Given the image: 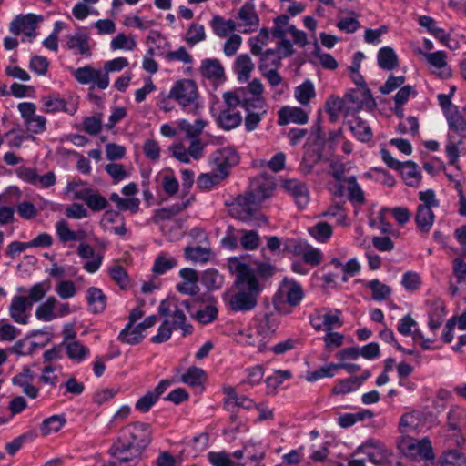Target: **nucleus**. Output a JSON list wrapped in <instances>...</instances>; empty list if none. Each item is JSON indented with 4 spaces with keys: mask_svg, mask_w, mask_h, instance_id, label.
I'll return each instance as SVG.
<instances>
[{
    "mask_svg": "<svg viewBox=\"0 0 466 466\" xmlns=\"http://www.w3.org/2000/svg\"><path fill=\"white\" fill-rule=\"evenodd\" d=\"M228 268L235 275V290L224 296L226 306L232 312H248L258 305L263 290L251 268L238 258L228 260Z\"/></svg>",
    "mask_w": 466,
    "mask_h": 466,
    "instance_id": "f257e3e1",
    "label": "nucleus"
},
{
    "mask_svg": "<svg viewBox=\"0 0 466 466\" xmlns=\"http://www.w3.org/2000/svg\"><path fill=\"white\" fill-rule=\"evenodd\" d=\"M276 188L273 177L261 175L255 177L245 194L238 195L233 202L237 218L242 221H250L257 217L259 205L271 198Z\"/></svg>",
    "mask_w": 466,
    "mask_h": 466,
    "instance_id": "f03ea898",
    "label": "nucleus"
},
{
    "mask_svg": "<svg viewBox=\"0 0 466 466\" xmlns=\"http://www.w3.org/2000/svg\"><path fill=\"white\" fill-rule=\"evenodd\" d=\"M329 174L333 180L329 182L328 189L336 198L347 196L349 201L353 204L365 203V193L357 182L355 176H346V166L342 162H332Z\"/></svg>",
    "mask_w": 466,
    "mask_h": 466,
    "instance_id": "7ed1b4c3",
    "label": "nucleus"
},
{
    "mask_svg": "<svg viewBox=\"0 0 466 466\" xmlns=\"http://www.w3.org/2000/svg\"><path fill=\"white\" fill-rule=\"evenodd\" d=\"M449 131L445 152L449 157V164L459 168L460 157L459 147L466 138V119L456 106L445 113Z\"/></svg>",
    "mask_w": 466,
    "mask_h": 466,
    "instance_id": "20e7f679",
    "label": "nucleus"
},
{
    "mask_svg": "<svg viewBox=\"0 0 466 466\" xmlns=\"http://www.w3.org/2000/svg\"><path fill=\"white\" fill-rule=\"evenodd\" d=\"M169 97L176 100L185 111L197 115L202 107L198 99V87L196 83L190 79L177 81L169 92Z\"/></svg>",
    "mask_w": 466,
    "mask_h": 466,
    "instance_id": "39448f33",
    "label": "nucleus"
},
{
    "mask_svg": "<svg viewBox=\"0 0 466 466\" xmlns=\"http://www.w3.org/2000/svg\"><path fill=\"white\" fill-rule=\"evenodd\" d=\"M380 156L388 167L400 172L405 184L411 187H418L421 182V173L413 161L400 162L395 159L386 148L380 149Z\"/></svg>",
    "mask_w": 466,
    "mask_h": 466,
    "instance_id": "423d86ee",
    "label": "nucleus"
},
{
    "mask_svg": "<svg viewBox=\"0 0 466 466\" xmlns=\"http://www.w3.org/2000/svg\"><path fill=\"white\" fill-rule=\"evenodd\" d=\"M118 439L143 452L151 442L150 426L140 421L128 424L122 428Z\"/></svg>",
    "mask_w": 466,
    "mask_h": 466,
    "instance_id": "0eeeda50",
    "label": "nucleus"
},
{
    "mask_svg": "<svg viewBox=\"0 0 466 466\" xmlns=\"http://www.w3.org/2000/svg\"><path fill=\"white\" fill-rule=\"evenodd\" d=\"M397 447L405 457L415 458L420 456L424 461H433L435 459L431 441L428 437L418 441L410 436H402L398 441Z\"/></svg>",
    "mask_w": 466,
    "mask_h": 466,
    "instance_id": "6e6552de",
    "label": "nucleus"
},
{
    "mask_svg": "<svg viewBox=\"0 0 466 466\" xmlns=\"http://www.w3.org/2000/svg\"><path fill=\"white\" fill-rule=\"evenodd\" d=\"M158 313L161 316L170 317V326L174 329H181L184 337L192 333L193 328L187 323L186 314L179 308L177 299L170 298L162 300L158 307Z\"/></svg>",
    "mask_w": 466,
    "mask_h": 466,
    "instance_id": "1a4fd4ad",
    "label": "nucleus"
},
{
    "mask_svg": "<svg viewBox=\"0 0 466 466\" xmlns=\"http://www.w3.org/2000/svg\"><path fill=\"white\" fill-rule=\"evenodd\" d=\"M84 185L85 183L81 180L72 181L67 184L66 189L73 192L75 199L85 201L86 205L92 211L96 212L105 209L108 205L107 199L90 187L79 188V187Z\"/></svg>",
    "mask_w": 466,
    "mask_h": 466,
    "instance_id": "9d476101",
    "label": "nucleus"
},
{
    "mask_svg": "<svg viewBox=\"0 0 466 466\" xmlns=\"http://www.w3.org/2000/svg\"><path fill=\"white\" fill-rule=\"evenodd\" d=\"M73 76L81 85L93 84L99 89H106L109 86V76L103 74L102 69H95L90 65L75 69Z\"/></svg>",
    "mask_w": 466,
    "mask_h": 466,
    "instance_id": "9b49d317",
    "label": "nucleus"
},
{
    "mask_svg": "<svg viewBox=\"0 0 466 466\" xmlns=\"http://www.w3.org/2000/svg\"><path fill=\"white\" fill-rule=\"evenodd\" d=\"M212 159L216 171L221 173L220 177H227L229 168L239 162V156L234 148L227 147L216 150Z\"/></svg>",
    "mask_w": 466,
    "mask_h": 466,
    "instance_id": "f8f14e48",
    "label": "nucleus"
},
{
    "mask_svg": "<svg viewBox=\"0 0 466 466\" xmlns=\"http://www.w3.org/2000/svg\"><path fill=\"white\" fill-rule=\"evenodd\" d=\"M358 451H362L368 456V460L374 465H384L391 452L386 446L379 441L368 440L358 448Z\"/></svg>",
    "mask_w": 466,
    "mask_h": 466,
    "instance_id": "ddd939ff",
    "label": "nucleus"
},
{
    "mask_svg": "<svg viewBox=\"0 0 466 466\" xmlns=\"http://www.w3.org/2000/svg\"><path fill=\"white\" fill-rule=\"evenodd\" d=\"M240 22L237 24L241 33L248 34L256 31L259 25V17L252 2L245 3L236 17Z\"/></svg>",
    "mask_w": 466,
    "mask_h": 466,
    "instance_id": "4468645a",
    "label": "nucleus"
},
{
    "mask_svg": "<svg viewBox=\"0 0 466 466\" xmlns=\"http://www.w3.org/2000/svg\"><path fill=\"white\" fill-rule=\"evenodd\" d=\"M17 176L33 186L48 188L56 183V177L53 171H49L43 176H39L34 168L20 167L17 171Z\"/></svg>",
    "mask_w": 466,
    "mask_h": 466,
    "instance_id": "2eb2a0df",
    "label": "nucleus"
},
{
    "mask_svg": "<svg viewBox=\"0 0 466 466\" xmlns=\"http://www.w3.org/2000/svg\"><path fill=\"white\" fill-rule=\"evenodd\" d=\"M43 20L41 15L34 14H27L25 15L16 16L10 24L9 30L15 35L24 33L26 36L32 38L35 37L36 24Z\"/></svg>",
    "mask_w": 466,
    "mask_h": 466,
    "instance_id": "dca6fc26",
    "label": "nucleus"
},
{
    "mask_svg": "<svg viewBox=\"0 0 466 466\" xmlns=\"http://www.w3.org/2000/svg\"><path fill=\"white\" fill-rule=\"evenodd\" d=\"M42 104L46 113L66 112L73 116L77 111V103L74 99L65 100L58 95H49L42 97Z\"/></svg>",
    "mask_w": 466,
    "mask_h": 466,
    "instance_id": "f3484780",
    "label": "nucleus"
},
{
    "mask_svg": "<svg viewBox=\"0 0 466 466\" xmlns=\"http://www.w3.org/2000/svg\"><path fill=\"white\" fill-rule=\"evenodd\" d=\"M112 454L118 461L119 466L128 464L127 466H135L138 463L142 452L139 450L131 448V445L118 441L112 447Z\"/></svg>",
    "mask_w": 466,
    "mask_h": 466,
    "instance_id": "a211bd4d",
    "label": "nucleus"
},
{
    "mask_svg": "<svg viewBox=\"0 0 466 466\" xmlns=\"http://www.w3.org/2000/svg\"><path fill=\"white\" fill-rule=\"evenodd\" d=\"M246 93L241 88L234 91H228L223 94V99L227 106L226 108L237 109L241 106L244 110L254 109V107H262L263 103L259 99L248 100L245 96Z\"/></svg>",
    "mask_w": 466,
    "mask_h": 466,
    "instance_id": "6ab92c4d",
    "label": "nucleus"
},
{
    "mask_svg": "<svg viewBox=\"0 0 466 466\" xmlns=\"http://www.w3.org/2000/svg\"><path fill=\"white\" fill-rule=\"evenodd\" d=\"M32 307L25 296L13 297L9 306V313L12 319L18 324H27Z\"/></svg>",
    "mask_w": 466,
    "mask_h": 466,
    "instance_id": "aec40b11",
    "label": "nucleus"
},
{
    "mask_svg": "<svg viewBox=\"0 0 466 466\" xmlns=\"http://www.w3.org/2000/svg\"><path fill=\"white\" fill-rule=\"evenodd\" d=\"M283 187L294 198L299 208L303 209L309 204V189L305 183L298 179H288Z\"/></svg>",
    "mask_w": 466,
    "mask_h": 466,
    "instance_id": "412c9836",
    "label": "nucleus"
},
{
    "mask_svg": "<svg viewBox=\"0 0 466 466\" xmlns=\"http://www.w3.org/2000/svg\"><path fill=\"white\" fill-rule=\"evenodd\" d=\"M309 121L308 113L301 107L284 106L278 111V124L285 126L289 123L304 125Z\"/></svg>",
    "mask_w": 466,
    "mask_h": 466,
    "instance_id": "4be33fe9",
    "label": "nucleus"
},
{
    "mask_svg": "<svg viewBox=\"0 0 466 466\" xmlns=\"http://www.w3.org/2000/svg\"><path fill=\"white\" fill-rule=\"evenodd\" d=\"M254 69L255 64L249 55L241 54L236 57L233 64V71L237 75L239 82H248Z\"/></svg>",
    "mask_w": 466,
    "mask_h": 466,
    "instance_id": "5701e85b",
    "label": "nucleus"
},
{
    "mask_svg": "<svg viewBox=\"0 0 466 466\" xmlns=\"http://www.w3.org/2000/svg\"><path fill=\"white\" fill-rule=\"evenodd\" d=\"M66 47L86 57L91 56V47L89 45V37L86 34L77 32L74 35L66 36Z\"/></svg>",
    "mask_w": 466,
    "mask_h": 466,
    "instance_id": "b1692460",
    "label": "nucleus"
},
{
    "mask_svg": "<svg viewBox=\"0 0 466 466\" xmlns=\"http://www.w3.org/2000/svg\"><path fill=\"white\" fill-rule=\"evenodd\" d=\"M216 121L220 128L228 131L241 124L242 116L237 109L224 108L219 112Z\"/></svg>",
    "mask_w": 466,
    "mask_h": 466,
    "instance_id": "393cba45",
    "label": "nucleus"
},
{
    "mask_svg": "<svg viewBox=\"0 0 466 466\" xmlns=\"http://www.w3.org/2000/svg\"><path fill=\"white\" fill-rule=\"evenodd\" d=\"M86 300L89 306V311L94 314L102 313L106 307V296L101 289L90 287L86 290Z\"/></svg>",
    "mask_w": 466,
    "mask_h": 466,
    "instance_id": "a878e982",
    "label": "nucleus"
},
{
    "mask_svg": "<svg viewBox=\"0 0 466 466\" xmlns=\"http://www.w3.org/2000/svg\"><path fill=\"white\" fill-rule=\"evenodd\" d=\"M348 125L353 136L360 142H369L372 139L371 128L360 116H354L348 121Z\"/></svg>",
    "mask_w": 466,
    "mask_h": 466,
    "instance_id": "bb28decb",
    "label": "nucleus"
},
{
    "mask_svg": "<svg viewBox=\"0 0 466 466\" xmlns=\"http://www.w3.org/2000/svg\"><path fill=\"white\" fill-rule=\"evenodd\" d=\"M66 356L76 363H81L89 355L90 350L78 340L63 341Z\"/></svg>",
    "mask_w": 466,
    "mask_h": 466,
    "instance_id": "cd10ccee",
    "label": "nucleus"
},
{
    "mask_svg": "<svg viewBox=\"0 0 466 466\" xmlns=\"http://www.w3.org/2000/svg\"><path fill=\"white\" fill-rule=\"evenodd\" d=\"M414 220L419 231L429 233L435 220L432 208L426 206H418Z\"/></svg>",
    "mask_w": 466,
    "mask_h": 466,
    "instance_id": "c85d7f7f",
    "label": "nucleus"
},
{
    "mask_svg": "<svg viewBox=\"0 0 466 466\" xmlns=\"http://www.w3.org/2000/svg\"><path fill=\"white\" fill-rule=\"evenodd\" d=\"M280 291L285 295L286 302L292 307L299 305L304 297L301 285L296 281H285Z\"/></svg>",
    "mask_w": 466,
    "mask_h": 466,
    "instance_id": "c756f323",
    "label": "nucleus"
},
{
    "mask_svg": "<svg viewBox=\"0 0 466 466\" xmlns=\"http://www.w3.org/2000/svg\"><path fill=\"white\" fill-rule=\"evenodd\" d=\"M446 316V307L444 302L441 299H435L431 304V309L429 310V328L431 330L438 329Z\"/></svg>",
    "mask_w": 466,
    "mask_h": 466,
    "instance_id": "7c9ffc66",
    "label": "nucleus"
},
{
    "mask_svg": "<svg viewBox=\"0 0 466 466\" xmlns=\"http://www.w3.org/2000/svg\"><path fill=\"white\" fill-rule=\"evenodd\" d=\"M259 56L258 70L264 72L271 68H279L281 65V56L279 54V50L274 48L267 49L262 51L261 54H257Z\"/></svg>",
    "mask_w": 466,
    "mask_h": 466,
    "instance_id": "2f4dec72",
    "label": "nucleus"
},
{
    "mask_svg": "<svg viewBox=\"0 0 466 466\" xmlns=\"http://www.w3.org/2000/svg\"><path fill=\"white\" fill-rule=\"evenodd\" d=\"M210 26L214 34L219 37H226L238 29L237 23L231 19L226 20L218 15L212 17Z\"/></svg>",
    "mask_w": 466,
    "mask_h": 466,
    "instance_id": "473e14b6",
    "label": "nucleus"
},
{
    "mask_svg": "<svg viewBox=\"0 0 466 466\" xmlns=\"http://www.w3.org/2000/svg\"><path fill=\"white\" fill-rule=\"evenodd\" d=\"M240 88L241 90L245 91V96L248 100L259 99L262 101V107H254V109L261 110L262 112L265 110V107H267V104L264 97L262 96L264 93V86L260 79L253 78L250 82H248L247 86Z\"/></svg>",
    "mask_w": 466,
    "mask_h": 466,
    "instance_id": "72a5a7b5",
    "label": "nucleus"
},
{
    "mask_svg": "<svg viewBox=\"0 0 466 466\" xmlns=\"http://www.w3.org/2000/svg\"><path fill=\"white\" fill-rule=\"evenodd\" d=\"M118 340L122 343L129 345L139 344L143 339V330L138 329V326L135 324H127L126 327L120 331L118 335Z\"/></svg>",
    "mask_w": 466,
    "mask_h": 466,
    "instance_id": "f704fd0d",
    "label": "nucleus"
},
{
    "mask_svg": "<svg viewBox=\"0 0 466 466\" xmlns=\"http://www.w3.org/2000/svg\"><path fill=\"white\" fill-rule=\"evenodd\" d=\"M57 303V299L55 297H48L45 302L36 308V319L43 321H51L56 319L57 315H56L55 307Z\"/></svg>",
    "mask_w": 466,
    "mask_h": 466,
    "instance_id": "c9c22d12",
    "label": "nucleus"
},
{
    "mask_svg": "<svg viewBox=\"0 0 466 466\" xmlns=\"http://www.w3.org/2000/svg\"><path fill=\"white\" fill-rule=\"evenodd\" d=\"M377 59L379 66L384 70H392L398 66V56L390 46L380 48Z\"/></svg>",
    "mask_w": 466,
    "mask_h": 466,
    "instance_id": "e433bc0d",
    "label": "nucleus"
},
{
    "mask_svg": "<svg viewBox=\"0 0 466 466\" xmlns=\"http://www.w3.org/2000/svg\"><path fill=\"white\" fill-rule=\"evenodd\" d=\"M207 124V121L201 118L196 119L193 124L189 123L186 119H180L177 121V127L181 131L185 132L187 137L188 138L198 137Z\"/></svg>",
    "mask_w": 466,
    "mask_h": 466,
    "instance_id": "4c0bfd02",
    "label": "nucleus"
},
{
    "mask_svg": "<svg viewBox=\"0 0 466 466\" xmlns=\"http://www.w3.org/2000/svg\"><path fill=\"white\" fill-rule=\"evenodd\" d=\"M177 265V260L167 253H160L154 261L152 271L157 275H163Z\"/></svg>",
    "mask_w": 466,
    "mask_h": 466,
    "instance_id": "58836bf2",
    "label": "nucleus"
},
{
    "mask_svg": "<svg viewBox=\"0 0 466 466\" xmlns=\"http://www.w3.org/2000/svg\"><path fill=\"white\" fill-rule=\"evenodd\" d=\"M200 71L208 79H219L224 76V68L217 59L203 60Z\"/></svg>",
    "mask_w": 466,
    "mask_h": 466,
    "instance_id": "ea45409f",
    "label": "nucleus"
},
{
    "mask_svg": "<svg viewBox=\"0 0 466 466\" xmlns=\"http://www.w3.org/2000/svg\"><path fill=\"white\" fill-rule=\"evenodd\" d=\"M365 286L371 290V298L375 301L386 300L391 294L390 287L381 283L378 279L368 281Z\"/></svg>",
    "mask_w": 466,
    "mask_h": 466,
    "instance_id": "a19ab883",
    "label": "nucleus"
},
{
    "mask_svg": "<svg viewBox=\"0 0 466 466\" xmlns=\"http://www.w3.org/2000/svg\"><path fill=\"white\" fill-rule=\"evenodd\" d=\"M56 230L60 241L63 243L81 240L85 238L84 232H74L69 228L67 222L65 220H60L56 223Z\"/></svg>",
    "mask_w": 466,
    "mask_h": 466,
    "instance_id": "79ce46f5",
    "label": "nucleus"
},
{
    "mask_svg": "<svg viewBox=\"0 0 466 466\" xmlns=\"http://www.w3.org/2000/svg\"><path fill=\"white\" fill-rule=\"evenodd\" d=\"M239 234V244L245 250H256L259 244L260 238L258 233L256 230H238Z\"/></svg>",
    "mask_w": 466,
    "mask_h": 466,
    "instance_id": "37998d69",
    "label": "nucleus"
},
{
    "mask_svg": "<svg viewBox=\"0 0 466 466\" xmlns=\"http://www.w3.org/2000/svg\"><path fill=\"white\" fill-rule=\"evenodd\" d=\"M426 59L434 67L442 69L441 73L442 77H449L451 76V69L447 66V56L444 51L426 54Z\"/></svg>",
    "mask_w": 466,
    "mask_h": 466,
    "instance_id": "c03bdc74",
    "label": "nucleus"
},
{
    "mask_svg": "<svg viewBox=\"0 0 466 466\" xmlns=\"http://www.w3.org/2000/svg\"><path fill=\"white\" fill-rule=\"evenodd\" d=\"M324 311L323 330L330 331L343 325L341 319L342 312L339 309L324 308Z\"/></svg>",
    "mask_w": 466,
    "mask_h": 466,
    "instance_id": "a18cd8bd",
    "label": "nucleus"
},
{
    "mask_svg": "<svg viewBox=\"0 0 466 466\" xmlns=\"http://www.w3.org/2000/svg\"><path fill=\"white\" fill-rule=\"evenodd\" d=\"M201 282L208 290H215L222 287L223 277L217 269L209 268L202 273Z\"/></svg>",
    "mask_w": 466,
    "mask_h": 466,
    "instance_id": "49530a36",
    "label": "nucleus"
},
{
    "mask_svg": "<svg viewBox=\"0 0 466 466\" xmlns=\"http://www.w3.org/2000/svg\"><path fill=\"white\" fill-rule=\"evenodd\" d=\"M294 95L301 105H308L316 95L313 84L309 80H306L295 88Z\"/></svg>",
    "mask_w": 466,
    "mask_h": 466,
    "instance_id": "de8ad7c7",
    "label": "nucleus"
},
{
    "mask_svg": "<svg viewBox=\"0 0 466 466\" xmlns=\"http://www.w3.org/2000/svg\"><path fill=\"white\" fill-rule=\"evenodd\" d=\"M269 41V30L268 28H261L259 33L248 39V45L252 55L261 54L263 47L268 45Z\"/></svg>",
    "mask_w": 466,
    "mask_h": 466,
    "instance_id": "09e8293b",
    "label": "nucleus"
},
{
    "mask_svg": "<svg viewBox=\"0 0 466 466\" xmlns=\"http://www.w3.org/2000/svg\"><path fill=\"white\" fill-rule=\"evenodd\" d=\"M309 243L301 238H285L283 239L282 251L297 257H302L305 248Z\"/></svg>",
    "mask_w": 466,
    "mask_h": 466,
    "instance_id": "8fccbe9b",
    "label": "nucleus"
},
{
    "mask_svg": "<svg viewBox=\"0 0 466 466\" xmlns=\"http://www.w3.org/2000/svg\"><path fill=\"white\" fill-rule=\"evenodd\" d=\"M245 464L251 466H258L265 457V451L262 448L257 447L255 444L247 443L245 445Z\"/></svg>",
    "mask_w": 466,
    "mask_h": 466,
    "instance_id": "3c124183",
    "label": "nucleus"
},
{
    "mask_svg": "<svg viewBox=\"0 0 466 466\" xmlns=\"http://www.w3.org/2000/svg\"><path fill=\"white\" fill-rule=\"evenodd\" d=\"M309 233L318 241L326 242L332 235V228L329 223L320 221L309 228Z\"/></svg>",
    "mask_w": 466,
    "mask_h": 466,
    "instance_id": "603ef678",
    "label": "nucleus"
},
{
    "mask_svg": "<svg viewBox=\"0 0 466 466\" xmlns=\"http://www.w3.org/2000/svg\"><path fill=\"white\" fill-rule=\"evenodd\" d=\"M66 421L63 415H53L43 421L41 431L43 435L57 432L66 424Z\"/></svg>",
    "mask_w": 466,
    "mask_h": 466,
    "instance_id": "864d4df0",
    "label": "nucleus"
},
{
    "mask_svg": "<svg viewBox=\"0 0 466 466\" xmlns=\"http://www.w3.org/2000/svg\"><path fill=\"white\" fill-rule=\"evenodd\" d=\"M50 289V282L48 280H45L39 283L33 285L28 290L27 299L30 301V304L33 306L34 303L39 302L48 292Z\"/></svg>",
    "mask_w": 466,
    "mask_h": 466,
    "instance_id": "5fc2aeb1",
    "label": "nucleus"
},
{
    "mask_svg": "<svg viewBox=\"0 0 466 466\" xmlns=\"http://www.w3.org/2000/svg\"><path fill=\"white\" fill-rule=\"evenodd\" d=\"M221 173L217 171L216 173H203L197 178V187L202 190L210 189L213 186L218 184L221 180L226 178L220 177Z\"/></svg>",
    "mask_w": 466,
    "mask_h": 466,
    "instance_id": "6e6d98bb",
    "label": "nucleus"
},
{
    "mask_svg": "<svg viewBox=\"0 0 466 466\" xmlns=\"http://www.w3.org/2000/svg\"><path fill=\"white\" fill-rule=\"evenodd\" d=\"M206 380L205 371L197 367H191L182 376V381L189 386H198Z\"/></svg>",
    "mask_w": 466,
    "mask_h": 466,
    "instance_id": "4d7b16f0",
    "label": "nucleus"
},
{
    "mask_svg": "<svg viewBox=\"0 0 466 466\" xmlns=\"http://www.w3.org/2000/svg\"><path fill=\"white\" fill-rule=\"evenodd\" d=\"M206 39L205 27L202 25L193 23L187 32L186 41L190 46H194Z\"/></svg>",
    "mask_w": 466,
    "mask_h": 466,
    "instance_id": "13d9d810",
    "label": "nucleus"
},
{
    "mask_svg": "<svg viewBox=\"0 0 466 466\" xmlns=\"http://www.w3.org/2000/svg\"><path fill=\"white\" fill-rule=\"evenodd\" d=\"M137 46V42L134 37L127 36L124 33L118 34L116 37L111 40L110 46L113 50L125 49L133 50Z\"/></svg>",
    "mask_w": 466,
    "mask_h": 466,
    "instance_id": "bf43d9fd",
    "label": "nucleus"
},
{
    "mask_svg": "<svg viewBox=\"0 0 466 466\" xmlns=\"http://www.w3.org/2000/svg\"><path fill=\"white\" fill-rule=\"evenodd\" d=\"M301 258L306 264L317 267L322 262L323 254L320 249L308 244Z\"/></svg>",
    "mask_w": 466,
    "mask_h": 466,
    "instance_id": "052dcab7",
    "label": "nucleus"
},
{
    "mask_svg": "<svg viewBox=\"0 0 466 466\" xmlns=\"http://www.w3.org/2000/svg\"><path fill=\"white\" fill-rule=\"evenodd\" d=\"M238 244H239L238 230H237L231 225L228 226L225 236L221 239V245L229 250H235L238 248Z\"/></svg>",
    "mask_w": 466,
    "mask_h": 466,
    "instance_id": "680f3d73",
    "label": "nucleus"
},
{
    "mask_svg": "<svg viewBox=\"0 0 466 466\" xmlns=\"http://www.w3.org/2000/svg\"><path fill=\"white\" fill-rule=\"evenodd\" d=\"M253 406L254 401L244 395L234 397V401L225 400L224 402L225 409L232 413L236 411V409L243 408L246 410H250L251 408H253Z\"/></svg>",
    "mask_w": 466,
    "mask_h": 466,
    "instance_id": "e2e57ef3",
    "label": "nucleus"
},
{
    "mask_svg": "<svg viewBox=\"0 0 466 466\" xmlns=\"http://www.w3.org/2000/svg\"><path fill=\"white\" fill-rule=\"evenodd\" d=\"M289 18L287 15H278L274 19V26L271 30V34H272L273 37L278 38V39H282L285 37L286 34L289 33L288 32V27L289 26Z\"/></svg>",
    "mask_w": 466,
    "mask_h": 466,
    "instance_id": "0e129e2a",
    "label": "nucleus"
},
{
    "mask_svg": "<svg viewBox=\"0 0 466 466\" xmlns=\"http://www.w3.org/2000/svg\"><path fill=\"white\" fill-rule=\"evenodd\" d=\"M108 273L112 279L116 281L122 289H125L129 284V279L126 269L120 265H113L109 268Z\"/></svg>",
    "mask_w": 466,
    "mask_h": 466,
    "instance_id": "69168bd1",
    "label": "nucleus"
},
{
    "mask_svg": "<svg viewBox=\"0 0 466 466\" xmlns=\"http://www.w3.org/2000/svg\"><path fill=\"white\" fill-rule=\"evenodd\" d=\"M83 128L90 136L98 135L102 130L101 115L86 117L83 121Z\"/></svg>",
    "mask_w": 466,
    "mask_h": 466,
    "instance_id": "338daca9",
    "label": "nucleus"
},
{
    "mask_svg": "<svg viewBox=\"0 0 466 466\" xmlns=\"http://www.w3.org/2000/svg\"><path fill=\"white\" fill-rule=\"evenodd\" d=\"M208 458L212 466H236L230 458V454L225 451L209 452Z\"/></svg>",
    "mask_w": 466,
    "mask_h": 466,
    "instance_id": "774afa93",
    "label": "nucleus"
}]
</instances>
